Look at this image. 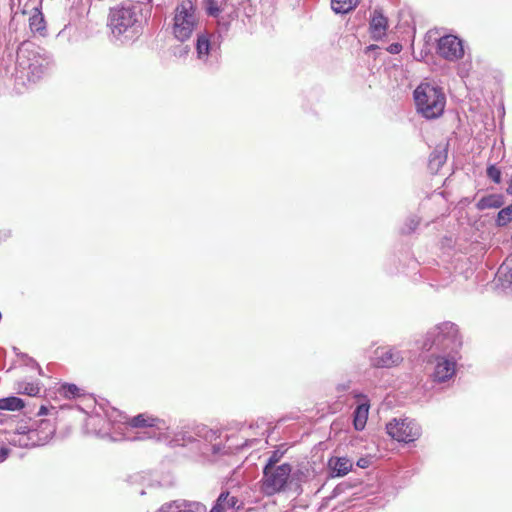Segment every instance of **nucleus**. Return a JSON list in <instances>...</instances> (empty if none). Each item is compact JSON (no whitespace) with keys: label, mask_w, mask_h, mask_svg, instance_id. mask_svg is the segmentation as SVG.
Listing matches in <instances>:
<instances>
[{"label":"nucleus","mask_w":512,"mask_h":512,"mask_svg":"<svg viewBox=\"0 0 512 512\" xmlns=\"http://www.w3.org/2000/svg\"><path fill=\"white\" fill-rule=\"evenodd\" d=\"M455 365L454 360L439 357L434 371L435 380L445 382L450 379L455 374Z\"/></svg>","instance_id":"10"},{"label":"nucleus","mask_w":512,"mask_h":512,"mask_svg":"<svg viewBox=\"0 0 512 512\" xmlns=\"http://www.w3.org/2000/svg\"><path fill=\"white\" fill-rule=\"evenodd\" d=\"M512 221V205L501 209L498 212L496 223L498 226H505Z\"/></svg>","instance_id":"21"},{"label":"nucleus","mask_w":512,"mask_h":512,"mask_svg":"<svg viewBox=\"0 0 512 512\" xmlns=\"http://www.w3.org/2000/svg\"><path fill=\"white\" fill-rule=\"evenodd\" d=\"M212 508H218V512H224L226 509H239L240 505L237 497L231 496L229 492H222Z\"/></svg>","instance_id":"13"},{"label":"nucleus","mask_w":512,"mask_h":512,"mask_svg":"<svg viewBox=\"0 0 512 512\" xmlns=\"http://www.w3.org/2000/svg\"><path fill=\"white\" fill-rule=\"evenodd\" d=\"M10 453V449L7 447L0 448V462L4 461Z\"/></svg>","instance_id":"31"},{"label":"nucleus","mask_w":512,"mask_h":512,"mask_svg":"<svg viewBox=\"0 0 512 512\" xmlns=\"http://www.w3.org/2000/svg\"><path fill=\"white\" fill-rule=\"evenodd\" d=\"M352 461L346 457L332 458L329 460V467L334 476L341 477L348 474L352 469Z\"/></svg>","instance_id":"12"},{"label":"nucleus","mask_w":512,"mask_h":512,"mask_svg":"<svg viewBox=\"0 0 512 512\" xmlns=\"http://www.w3.org/2000/svg\"><path fill=\"white\" fill-rule=\"evenodd\" d=\"M512 268L510 266V263L504 262L498 269L497 275L501 279L502 277L506 278V281L509 283H512V274L511 277L508 278V274L511 272Z\"/></svg>","instance_id":"27"},{"label":"nucleus","mask_w":512,"mask_h":512,"mask_svg":"<svg viewBox=\"0 0 512 512\" xmlns=\"http://www.w3.org/2000/svg\"><path fill=\"white\" fill-rule=\"evenodd\" d=\"M357 465L361 468H366L369 466V460L368 459H365V458H360L358 461H357Z\"/></svg>","instance_id":"32"},{"label":"nucleus","mask_w":512,"mask_h":512,"mask_svg":"<svg viewBox=\"0 0 512 512\" xmlns=\"http://www.w3.org/2000/svg\"><path fill=\"white\" fill-rule=\"evenodd\" d=\"M18 392L29 396H37L40 393V387L33 383H18Z\"/></svg>","instance_id":"22"},{"label":"nucleus","mask_w":512,"mask_h":512,"mask_svg":"<svg viewBox=\"0 0 512 512\" xmlns=\"http://www.w3.org/2000/svg\"><path fill=\"white\" fill-rule=\"evenodd\" d=\"M369 413V404L362 403L358 405L354 411L353 424L354 428L361 431L365 428Z\"/></svg>","instance_id":"14"},{"label":"nucleus","mask_w":512,"mask_h":512,"mask_svg":"<svg viewBox=\"0 0 512 512\" xmlns=\"http://www.w3.org/2000/svg\"><path fill=\"white\" fill-rule=\"evenodd\" d=\"M61 391L66 397L79 396V388L75 384H64L61 387Z\"/></svg>","instance_id":"26"},{"label":"nucleus","mask_w":512,"mask_h":512,"mask_svg":"<svg viewBox=\"0 0 512 512\" xmlns=\"http://www.w3.org/2000/svg\"><path fill=\"white\" fill-rule=\"evenodd\" d=\"M196 49L199 58H203L208 55L210 49V41L207 35L201 34L198 36Z\"/></svg>","instance_id":"20"},{"label":"nucleus","mask_w":512,"mask_h":512,"mask_svg":"<svg viewBox=\"0 0 512 512\" xmlns=\"http://www.w3.org/2000/svg\"><path fill=\"white\" fill-rule=\"evenodd\" d=\"M283 456V453L280 452L279 450H275L271 453V455L269 456L264 468H277V463L280 461V459L282 458Z\"/></svg>","instance_id":"24"},{"label":"nucleus","mask_w":512,"mask_h":512,"mask_svg":"<svg viewBox=\"0 0 512 512\" xmlns=\"http://www.w3.org/2000/svg\"><path fill=\"white\" fill-rule=\"evenodd\" d=\"M507 192L512 195V176H511V179H510L509 186L507 188Z\"/></svg>","instance_id":"35"},{"label":"nucleus","mask_w":512,"mask_h":512,"mask_svg":"<svg viewBox=\"0 0 512 512\" xmlns=\"http://www.w3.org/2000/svg\"><path fill=\"white\" fill-rule=\"evenodd\" d=\"M210 512H218V508H212Z\"/></svg>","instance_id":"36"},{"label":"nucleus","mask_w":512,"mask_h":512,"mask_svg":"<svg viewBox=\"0 0 512 512\" xmlns=\"http://www.w3.org/2000/svg\"><path fill=\"white\" fill-rule=\"evenodd\" d=\"M403 356L394 348L379 347L374 351L372 365L380 368H390L402 362Z\"/></svg>","instance_id":"9"},{"label":"nucleus","mask_w":512,"mask_h":512,"mask_svg":"<svg viewBox=\"0 0 512 512\" xmlns=\"http://www.w3.org/2000/svg\"><path fill=\"white\" fill-rule=\"evenodd\" d=\"M414 99L418 111L427 119L437 118L444 111L445 95L434 85L420 84L414 91Z\"/></svg>","instance_id":"2"},{"label":"nucleus","mask_w":512,"mask_h":512,"mask_svg":"<svg viewBox=\"0 0 512 512\" xmlns=\"http://www.w3.org/2000/svg\"><path fill=\"white\" fill-rule=\"evenodd\" d=\"M461 345L462 342L456 325L451 322H445L436 326L427 334V339L423 343V349L430 350L435 347L442 352L450 354L456 352Z\"/></svg>","instance_id":"3"},{"label":"nucleus","mask_w":512,"mask_h":512,"mask_svg":"<svg viewBox=\"0 0 512 512\" xmlns=\"http://www.w3.org/2000/svg\"><path fill=\"white\" fill-rule=\"evenodd\" d=\"M358 0H332L331 7L335 13L346 14L357 6Z\"/></svg>","instance_id":"18"},{"label":"nucleus","mask_w":512,"mask_h":512,"mask_svg":"<svg viewBox=\"0 0 512 512\" xmlns=\"http://www.w3.org/2000/svg\"><path fill=\"white\" fill-rule=\"evenodd\" d=\"M437 53L448 61H457L464 55L461 39L454 35H445L438 40Z\"/></svg>","instance_id":"8"},{"label":"nucleus","mask_w":512,"mask_h":512,"mask_svg":"<svg viewBox=\"0 0 512 512\" xmlns=\"http://www.w3.org/2000/svg\"><path fill=\"white\" fill-rule=\"evenodd\" d=\"M487 175L495 183H500V181H501V172L495 166H489L487 168Z\"/></svg>","instance_id":"28"},{"label":"nucleus","mask_w":512,"mask_h":512,"mask_svg":"<svg viewBox=\"0 0 512 512\" xmlns=\"http://www.w3.org/2000/svg\"><path fill=\"white\" fill-rule=\"evenodd\" d=\"M388 22L386 17L379 10H374L370 21V31L372 37L376 40L381 39L387 30Z\"/></svg>","instance_id":"11"},{"label":"nucleus","mask_w":512,"mask_h":512,"mask_svg":"<svg viewBox=\"0 0 512 512\" xmlns=\"http://www.w3.org/2000/svg\"><path fill=\"white\" fill-rule=\"evenodd\" d=\"M292 466L288 463L278 465L277 468H263L260 480V491L266 496H273L286 490Z\"/></svg>","instance_id":"5"},{"label":"nucleus","mask_w":512,"mask_h":512,"mask_svg":"<svg viewBox=\"0 0 512 512\" xmlns=\"http://www.w3.org/2000/svg\"><path fill=\"white\" fill-rule=\"evenodd\" d=\"M402 50V45L399 43H393L388 47V51L392 54H398Z\"/></svg>","instance_id":"30"},{"label":"nucleus","mask_w":512,"mask_h":512,"mask_svg":"<svg viewBox=\"0 0 512 512\" xmlns=\"http://www.w3.org/2000/svg\"><path fill=\"white\" fill-rule=\"evenodd\" d=\"M205 9L210 16L217 17L222 11L216 4V0H204Z\"/></svg>","instance_id":"25"},{"label":"nucleus","mask_w":512,"mask_h":512,"mask_svg":"<svg viewBox=\"0 0 512 512\" xmlns=\"http://www.w3.org/2000/svg\"><path fill=\"white\" fill-rule=\"evenodd\" d=\"M140 8L131 3L113 8L109 14V26L113 34L122 35L133 30L139 23Z\"/></svg>","instance_id":"6"},{"label":"nucleus","mask_w":512,"mask_h":512,"mask_svg":"<svg viewBox=\"0 0 512 512\" xmlns=\"http://www.w3.org/2000/svg\"><path fill=\"white\" fill-rule=\"evenodd\" d=\"M157 512H196L189 504H176L172 503L167 506H163Z\"/></svg>","instance_id":"23"},{"label":"nucleus","mask_w":512,"mask_h":512,"mask_svg":"<svg viewBox=\"0 0 512 512\" xmlns=\"http://www.w3.org/2000/svg\"><path fill=\"white\" fill-rule=\"evenodd\" d=\"M504 204L503 197L498 194H491L482 197L476 204L478 210L500 208Z\"/></svg>","instance_id":"15"},{"label":"nucleus","mask_w":512,"mask_h":512,"mask_svg":"<svg viewBox=\"0 0 512 512\" xmlns=\"http://www.w3.org/2000/svg\"><path fill=\"white\" fill-rule=\"evenodd\" d=\"M197 23L198 19L192 0H182L175 9L173 24L175 38L181 42L189 39Z\"/></svg>","instance_id":"4"},{"label":"nucleus","mask_w":512,"mask_h":512,"mask_svg":"<svg viewBox=\"0 0 512 512\" xmlns=\"http://www.w3.org/2000/svg\"><path fill=\"white\" fill-rule=\"evenodd\" d=\"M389 436L399 442H413L421 435L419 425L411 419H393L386 425Z\"/></svg>","instance_id":"7"},{"label":"nucleus","mask_w":512,"mask_h":512,"mask_svg":"<svg viewBox=\"0 0 512 512\" xmlns=\"http://www.w3.org/2000/svg\"><path fill=\"white\" fill-rule=\"evenodd\" d=\"M24 407V402L21 398L11 396L0 399V410L16 411Z\"/></svg>","instance_id":"19"},{"label":"nucleus","mask_w":512,"mask_h":512,"mask_svg":"<svg viewBox=\"0 0 512 512\" xmlns=\"http://www.w3.org/2000/svg\"><path fill=\"white\" fill-rule=\"evenodd\" d=\"M159 420L148 416L147 414H139L128 421V424L134 428L155 427Z\"/></svg>","instance_id":"17"},{"label":"nucleus","mask_w":512,"mask_h":512,"mask_svg":"<svg viewBox=\"0 0 512 512\" xmlns=\"http://www.w3.org/2000/svg\"><path fill=\"white\" fill-rule=\"evenodd\" d=\"M46 411H47L46 407H45V406H41V407H40V410H39V412H38V414H39V415L46 414Z\"/></svg>","instance_id":"34"},{"label":"nucleus","mask_w":512,"mask_h":512,"mask_svg":"<svg viewBox=\"0 0 512 512\" xmlns=\"http://www.w3.org/2000/svg\"><path fill=\"white\" fill-rule=\"evenodd\" d=\"M50 58L31 42H23L17 50L16 71L21 78L35 82L47 71Z\"/></svg>","instance_id":"1"},{"label":"nucleus","mask_w":512,"mask_h":512,"mask_svg":"<svg viewBox=\"0 0 512 512\" xmlns=\"http://www.w3.org/2000/svg\"><path fill=\"white\" fill-rule=\"evenodd\" d=\"M29 27L32 32L43 34L46 29V22L38 7L34 8L33 15L29 18Z\"/></svg>","instance_id":"16"},{"label":"nucleus","mask_w":512,"mask_h":512,"mask_svg":"<svg viewBox=\"0 0 512 512\" xmlns=\"http://www.w3.org/2000/svg\"><path fill=\"white\" fill-rule=\"evenodd\" d=\"M417 225H418V221H416V220L412 219V220H411V225H410V227H409V230H408V231H409V232L413 231V230L417 227Z\"/></svg>","instance_id":"33"},{"label":"nucleus","mask_w":512,"mask_h":512,"mask_svg":"<svg viewBox=\"0 0 512 512\" xmlns=\"http://www.w3.org/2000/svg\"><path fill=\"white\" fill-rule=\"evenodd\" d=\"M445 159H446V156H444V155H442V154H435V155H433V157L430 159V164L432 165V164H433V162H436L438 166H441L442 164H444Z\"/></svg>","instance_id":"29"}]
</instances>
